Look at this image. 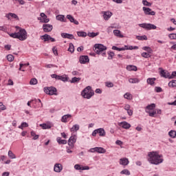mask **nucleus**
<instances>
[{"instance_id":"nucleus-1","label":"nucleus","mask_w":176,"mask_h":176,"mask_svg":"<svg viewBox=\"0 0 176 176\" xmlns=\"http://www.w3.org/2000/svg\"><path fill=\"white\" fill-rule=\"evenodd\" d=\"M148 156V162H149L151 164H155V166L162 164L164 160H163V155H160L158 151L149 152Z\"/></svg>"},{"instance_id":"nucleus-2","label":"nucleus","mask_w":176,"mask_h":176,"mask_svg":"<svg viewBox=\"0 0 176 176\" xmlns=\"http://www.w3.org/2000/svg\"><path fill=\"white\" fill-rule=\"evenodd\" d=\"M16 28L19 29L18 32L10 33L9 36L14 39H19V41H25L28 38L27 35V31L25 29H23L19 26H16Z\"/></svg>"},{"instance_id":"nucleus-3","label":"nucleus","mask_w":176,"mask_h":176,"mask_svg":"<svg viewBox=\"0 0 176 176\" xmlns=\"http://www.w3.org/2000/svg\"><path fill=\"white\" fill-rule=\"evenodd\" d=\"M81 96L83 98L90 100L94 96V91L91 89V87L87 86L82 91Z\"/></svg>"},{"instance_id":"nucleus-4","label":"nucleus","mask_w":176,"mask_h":176,"mask_svg":"<svg viewBox=\"0 0 176 176\" xmlns=\"http://www.w3.org/2000/svg\"><path fill=\"white\" fill-rule=\"evenodd\" d=\"M94 50L96 54H102V57H105L107 56V53L105 50H107V46L102 44H95Z\"/></svg>"},{"instance_id":"nucleus-5","label":"nucleus","mask_w":176,"mask_h":176,"mask_svg":"<svg viewBox=\"0 0 176 176\" xmlns=\"http://www.w3.org/2000/svg\"><path fill=\"white\" fill-rule=\"evenodd\" d=\"M44 91L49 96H57V89L54 87H45Z\"/></svg>"},{"instance_id":"nucleus-6","label":"nucleus","mask_w":176,"mask_h":176,"mask_svg":"<svg viewBox=\"0 0 176 176\" xmlns=\"http://www.w3.org/2000/svg\"><path fill=\"white\" fill-rule=\"evenodd\" d=\"M139 27H141V28H144V30H147V31L151 30H156V28H157L156 25L152 23H140Z\"/></svg>"},{"instance_id":"nucleus-7","label":"nucleus","mask_w":176,"mask_h":176,"mask_svg":"<svg viewBox=\"0 0 176 176\" xmlns=\"http://www.w3.org/2000/svg\"><path fill=\"white\" fill-rule=\"evenodd\" d=\"M97 134H99L100 137H105V135H106L105 130L102 128H99L98 129H95L92 132L93 137H96Z\"/></svg>"},{"instance_id":"nucleus-8","label":"nucleus","mask_w":176,"mask_h":176,"mask_svg":"<svg viewBox=\"0 0 176 176\" xmlns=\"http://www.w3.org/2000/svg\"><path fill=\"white\" fill-rule=\"evenodd\" d=\"M142 10L144 14H146L147 16H155V14H156V12L149 8L143 7Z\"/></svg>"},{"instance_id":"nucleus-9","label":"nucleus","mask_w":176,"mask_h":176,"mask_svg":"<svg viewBox=\"0 0 176 176\" xmlns=\"http://www.w3.org/2000/svg\"><path fill=\"white\" fill-rule=\"evenodd\" d=\"M75 142H76V136L74 135L69 138L67 142V144L69 146H71L72 148H74V144H75Z\"/></svg>"},{"instance_id":"nucleus-10","label":"nucleus","mask_w":176,"mask_h":176,"mask_svg":"<svg viewBox=\"0 0 176 176\" xmlns=\"http://www.w3.org/2000/svg\"><path fill=\"white\" fill-rule=\"evenodd\" d=\"M43 30L44 32H50L53 30V25L50 24H44L43 25Z\"/></svg>"},{"instance_id":"nucleus-11","label":"nucleus","mask_w":176,"mask_h":176,"mask_svg":"<svg viewBox=\"0 0 176 176\" xmlns=\"http://www.w3.org/2000/svg\"><path fill=\"white\" fill-rule=\"evenodd\" d=\"M79 61L80 64H86V63H89V61H90V59H89L88 56H80Z\"/></svg>"},{"instance_id":"nucleus-12","label":"nucleus","mask_w":176,"mask_h":176,"mask_svg":"<svg viewBox=\"0 0 176 176\" xmlns=\"http://www.w3.org/2000/svg\"><path fill=\"white\" fill-rule=\"evenodd\" d=\"M54 171H55V173H61V171H63V165L61 164H55Z\"/></svg>"},{"instance_id":"nucleus-13","label":"nucleus","mask_w":176,"mask_h":176,"mask_svg":"<svg viewBox=\"0 0 176 176\" xmlns=\"http://www.w3.org/2000/svg\"><path fill=\"white\" fill-rule=\"evenodd\" d=\"M119 126L122 127V129H130L131 127V124H130L129 123H128L126 121L120 122Z\"/></svg>"},{"instance_id":"nucleus-14","label":"nucleus","mask_w":176,"mask_h":176,"mask_svg":"<svg viewBox=\"0 0 176 176\" xmlns=\"http://www.w3.org/2000/svg\"><path fill=\"white\" fill-rule=\"evenodd\" d=\"M67 19L69 20L70 23H74V24H76V25H79V22L72 16V15L68 14L67 15Z\"/></svg>"},{"instance_id":"nucleus-15","label":"nucleus","mask_w":176,"mask_h":176,"mask_svg":"<svg viewBox=\"0 0 176 176\" xmlns=\"http://www.w3.org/2000/svg\"><path fill=\"white\" fill-rule=\"evenodd\" d=\"M129 163H130V161H129L128 158L123 157L120 159V164L121 166H128Z\"/></svg>"},{"instance_id":"nucleus-16","label":"nucleus","mask_w":176,"mask_h":176,"mask_svg":"<svg viewBox=\"0 0 176 176\" xmlns=\"http://www.w3.org/2000/svg\"><path fill=\"white\" fill-rule=\"evenodd\" d=\"M160 76H162V78H168V79H170V73L168 72H166V71L162 69L160 71Z\"/></svg>"},{"instance_id":"nucleus-17","label":"nucleus","mask_w":176,"mask_h":176,"mask_svg":"<svg viewBox=\"0 0 176 176\" xmlns=\"http://www.w3.org/2000/svg\"><path fill=\"white\" fill-rule=\"evenodd\" d=\"M6 17L8 19V20H10L11 17L12 19H16V20H19V16H17V14H14V13H12V12H10L8 14H7L6 15Z\"/></svg>"},{"instance_id":"nucleus-18","label":"nucleus","mask_w":176,"mask_h":176,"mask_svg":"<svg viewBox=\"0 0 176 176\" xmlns=\"http://www.w3.org/2000/svg\"><path fill=\"white\" fill-rule=\"evenodd\" d=\"M61 36L62 38H65L67 39H75V36H74L73 34L68 33H62Z\"/></svg>"},{"instance_id":"nucleus-19","label":"nucleus","mask_w":176,"mask_h":176,"mask_svg":"<svg viewBox=\"0 0 176 176\" xmlns=\"http://www.w3.org/2000/svg\"><path fill=\"white\" fill-rule=\"evenodd\" d=\"M40 16L43 19V20L41 21V23H49V21H50V20L47 18V16L45 15V13L41 12L40 14Z\"/></svg>"},{"instance_id":"nucleus-20","label":"nucleus","mask_w":176,"mask_h":176,"mask_svg":"<svg viewBox=\"0 0 176 176\" xmlns=\"http://www.w3.org/2000/svg\"><path fill=\"white\" fill-rule=\"evenodd\" d=\"M112 17V12L109 11L104 12L103 14V19L104 20H109Z\"/></svg>"},{"instance_id":"nucleus-21","label":"nucleus","mask_w":176,"mask_h":176,"mask_svg":"<svg viewBox=\"0 0 176 176\" xmlns=\"http://www.w3.org/2000/svg\"><path fill=\"white\" fill-rule=\"evenodd\" d=\"M69 118H72V116L71 114L64 115L61 118V122L63 123H67L68 122V119H69Z\"/></svg>"},{"instance_id":"nucleus-22","label":"nucleus","mask_w":176,"mask_h":176,"mask_svg":"<svg viewBox=\"0 0 176 176\" xmlns=\"http://www.w3.org/2000/svg\"><path fill=\"white\" fill-rule=\"evenodd\" d=\"M113 32L115 36H117L118 38H124V36L123 34H122V32L119 30H114Z\"/></svg>"},{"instance_id":"nucleus-23","label":"nucleus","mask_w":176,"mask_h":176,"mask_svg":"<svg viewBox=\"0 0 176 176\" xmlns=\"http://www.w3.org/2000/svg\"><path fill=\"white\" fill-rule=\"evenodd\" d=\"M155 80H156V78H147L146 82L148 85H150L151 86H153V85H155Z\"/></svg>"},{"instance_id":"nucleus-24","label":"nucleus","mask_w":176,"mask_h":176,"mask_svg":"<svg viewBox=\"0 0 176 176\" xmlns=\"http://www.w3.org/2000/svg\"><path fill=\"white\" fill-rule=\"evenodd\" d=\"M56 20H58V21H63V23H67V19H65V16L64 15L56 16Z\"/></svg>"},{"instance_id":"nucleus-25","label":"nucleus","mask_w":176,"mask_h":176,"mask_svg":"<svg viewBox=\"0 0 176 176\" xmlns=\"http://www.w3.org/2000/svg\"><path fill=\"white\" fill-rule=\"evenodd\" d=\"M80 129L79 124H74L71 129L70 131L71 133H74V131H78Z\"/></svg>"},{"instance_id":"nucleus-26","label":"nucleus","mask_w":176,"mask_h":176,"mask_svg":"<svg viewBox=\"0 0 176 176\" xmlns=\"http://www.w3.org/2000/svg\"><path fill=\"white\" fill-rule=\"evenodd\" d=\"M142 50H145V52H147L149 54H152V53H153V50L148 46L143 47Z\"/></svg>"},{"instance_id":"nucleus-27","label":"nucleus","mask_w":176,"mask_h":176,"mask_svg":"<svg viewBox=\"0 0 176 176\" xmlns=\"http://www.w3.org/2000/svg\"><path fill=\"white\" fill-rule=\"evenodd\" d=\"M50 35H48L47 34H45L41 36V39L42 41H44V42H47L50 41Z\"/></svg>"},{"instance_id":"nucleus-28","label":"nucleus","mask_w":176,"mask_h":176,"mask_svg":"<svg viewBox=\"0 0 176 176\" xmlns=\"http://www.w3.org/2000/svg\"><path fill=\"white\" fill-rule=\"evenodd\" d=\"M127 71H137V66L129 65L126 66Z\"/></svg>"},{"instance_id":"nucleus-29","label":"nucleus","mask_w":176,"mask_h":176,"mask_svg":"<svg viewBox=\"0 0 176 176\" xmlns=\"http://www.w3.org/2000/svg\"><path fill=\"white\" fill-rule=\"evenodd\" d=\"M57 142L59 144V145H65L67 144V140H62L61 138L58 137L56 138Z\"/></svg>"},{"instance_id":"nucleus-30","label":"nucleus","mask_w":176,"mask_h":176,"mask_svg":"<svg viewBox=\"0 0 176 176\" xmlns=\"http://www.w3.org/2000/svg\"><path fill=\"white\" fill-rule=\"evenodd\" d=\"M98 153H105L107 150L102 147H96Z\"/></svg>"},{"instance_id":"nucleus-31","label":"nucleus","mask_w":176,"mask_h":176,"mask_svg":"<svg viewBox=\"0 0 176 176\" xmlns=\"http://www.w3.org/2000/svg\"><path fill=\"white\" fill-rule=\"evenodd\" d=\"M136 39H138V41H148V37L146 35L136 36Z\"/></svg>"},{"instance_id":"nucleus-32","label":"nucleus","mask_w":176,"mask_h":176,"mask_svg":"<svg viewBox=\"0 0 176 176\" xmlns=\"http://www.w3.org/2000/svg\"><path fill=\"white\" fill-rule=\"evenodd\" d=\"M155 108H156V104H155V103L148 104L146 107V109H148V111H152V109H155Z\"/></svg>"},{"instance_id":"nucleus-33","label":"nucleus","mask_w":176,"mask_h":176,"mask_svg":"<svg viewBox=\"0 0 176 176\" xmlns=\"http://www.w3.org/2000/svg\"><path fill=\"white\" fill-rule=\"evenodd\" d=\"M168 86L169 87H176V80H172L168 82Z\"/></svg>"},{"instance_id":"nucleus-34","label":"nucleus","mask_w":176,"mask_h":176,"mask_svg":"<svg viewBox=\"0 0 176 176\" xmlns=\"http://www.w3.org/2000/svg\"><path fill=\"white\" fill-rule=\"evenodd\" d=\"M129 83H140V79L135 78H129Z\"/></svg>"},{"instance_id":"nucleus-35","label":"nucleus","mask_w":176,"mask_h":176,"mask_svg":"<svg viewBox=\"0 0 176 176\" xmlns=\"http://www.w3.org/2000/svg\"><path fill=\"white\" fill-rule=\"evenodd\" d=\"M77 34L78 36H81L82 38H86V36H87V33H86V32H78Z\"/></svg>"},{"instance_id":"nucleus-36","label":"nucleus","mask_w":176,"mask_h":176,"mask_svg":"<svg viewBox=\"0 0 176 176\" xmlns=\"http://www.w3.org/2000/svg\"><path fill=\"white\" fill-rule=\"evenodd\" d=\"M124 98H126V100H133V95L130 93H126L124 95Z\"/></svg>"},{"instance_id":"nucleus-37","label":"nucleus","mask_w":176,"mask_h":176,"mask_svg":"<svg viewBox=\"0 0 176 176\" xmlns=\"http://www.w3.org/2000/svg\"><path fill=\"white\" fill-rule=\"evenodd\" d=\"M41 127H42V129H43V130H47L49 129H51L52 126H50V125L47 124H40Z\"/></svg>"},{"instance_id":"nucleus-38","label":"nucleus","mask_w":176,"mask_h":176,"mask_svg":"<svg viewBox=\"0 0 176 176\" xmlns=\"http://www.w3.org/2000/svg\"><path fill=\"white\" fill-rule=\"evenodd\" d=\"M68 52H70V53H74V52H75V47H74V44H72V43L69 44Z\"/></svg>"},{"instance_id":"nucleus-39","label":"nucleus","mask_w":176,"mask_h":176,"mask_svg":"<svg viewBox=\"0 0 176 176\" xmlns=\"http://www.w3.org/2000/svg\"><path fill=\"white\" fill-rule=\"evenodd\" d=\"M141 56H142V57H144V58H149L150 57H151V54H149L148 52H142Z\"/></svg>"},{"instance_id":"nucleus-40","label":"nucleus","mask_w":176,"mask_h":176,"mask_svg":"<svg viewBox=\"0 0 176 176\" xmlns=\"http://www.w3.org/2000/svg\"><path fill=\"white\" fill-rule=\"evenodd\" d=\"M8 157L10 159H16V155L10 150L8 151Z\"/></svg>"},{"instance_id":"nucleus-41","label":"nucleus","mask_w":176,"mask_h":176,"mask_svg":"<svg viewBox=\"0 0 176 176\" xmlns=\"http://www.w3.org/2000/svg\"><path fill=\"white\" fill-rule=\"evenodd\" d=\"M31 135L32 137H33V140H38V138H39V135H36V133H35V131H31Z\"/></svg>"},{"instance_id":"nucleus-42","label":"nucleus","mask_w":176,"mask_h":176,"mask_svg":"<svg viewBox=\"0 0 176 176\" xmlns=\"http://www.w3.org/2000/svg\"><path fill=\"white\" fill-rule=\"evenodd\" d=\"M168 135L170 136L171 138H175L176 131H170L168 133Z\"/></svg>"},{"instance_id":"nucleus-43","label":"nucleus","mask_w":176,"mask_h":176,"mask_svg":"<svg viewBox=\"0 0 176 176\" xmlns=\"http://www.w3.org/2000/svg\"><path fill=\"white\" fill-rule=\"evenodd\" d=\"M120 174H122L124 175H130L131 173L128 169H124L120 172Z\"/></svg>"},{"instance_id":"nucleus-44","label":"nucleus","mask_w":176,"mask_h":176,"mask_svg":"<svg viewBox=\"0 0 176 176\" xmlns=\"http://www.w3.org/2000/svg\"><path fill=\"white\" fill-rule=\"evenodd\" d=\"M80 80V78L74 77L72 78V80L70 81L71 83H78Z\"/></svg>"},{"instance_id":"nucleus-45","label":"nucleus","mask_w":176,"mask_h":176,"mask_svg":"<svg viewBox=\"0 0 176 176\" xmlns=\"http://www.w3.org/2000/svg\"><path fill=\"white\" fill-rule=\"evenodd\" d=\"M7 60L8 61H10V63H12L14 60V56L12 54L7 55Z\"/></svg>"},{"instance_id":"nucleus-46","label":"nucleus","mask_w":176,"mask_h":176,"mask_svg":"<svg viewBox=\"0 0 176 176\" xmlns=\"http://www.w3.org/2000/svg\"><path fill=\"white\" fill-rule=\"evenodd\" d=\"M58 80H62V82H68V77L59 76V78Z\"/></svg>"},{"instance_id":"nucleus-47","label":"nucleus","mask_w":176,"mask_h":176,"mask_svg":"<svg viewBox=\"0 0 176 176\" xmlns=\"http://www.w3.org/2000/svg\"><path fill=\"white\" fill-rule=\"evenodd\" d=\"M98 32H89L88 33V36L91 37V38H94L96 36H97V35H98Z\"/></svg>"},{"instance_id":"nucleus-48","label":"nucleus","mask_w":176,"mask_h":176,"mask_svg":"<svg viewBox=\"0 0 176 176\" xmlns=\"http://www.w3.org/2000/svg\"><path fill=\"white\" fill-rule=\"evenodd\" d=\"M142 3L144 6H152V3L146 0H142Z\"/></svg>"},{"instance_id":"nucleus-49","label":"nucleus","mask_w":176,"mask_h":176,"mask_svg":"<svg viewBox=\"0 0 176 176\" xmlns=\"http://www.w3.org/2000/svg\"><path fill=\"white\" fill-rule=\"evenodd\" d=\"M112 50H117L118 52H122V51L124 50V47L119 48V47H118L116 46H113L112 47Z\"/></svg>"},{"instance_id":"nucleus-50","label":"nucleus","mask_w":176,"mask_h":176,"mask_svg":"<svg viewBox=\"0 0 176 176\" xmlns=\"http://www.w3.org/2000/svg\"><path fill=\"white\" fill-rule=\"evenodd\" d=\"M147 113H148V116H151V118H155V115L156 114V111H153V112L146 111Z\"/></svg>"},{"instance_id":"nucleus-51","label":"nucleus","mask_w":176,"mask_h":176,"mask_svg":"<svg viewBox=\"0 0 176 176\" xmlns=\"http://www.w3.org/2000/svg\"><path fill=\"white\" fill-rule=\"evenodd\" d=\"M24 127H28V124L27 122H22L21 124L19 126V129H24Z\"/></svg>"},{"instance_id":"nucleus-52","label":"nucleus","mask_w":176,"mask_h":176,"mask_svg":"<svg viewBox=\"0 0 176 176\" xmlns=\"http://www.w3.org/2000/svg\"><path fill=\"white\" fill-rule=\"evenodd\" d=\"M113 56H115V52H109L108 60H112V58H113Z\"/></svg>"},{"instance_id":"nucleus-53","label":"nucleus","mask_w":176,"mask_h":176,"mask_svg":"<svg viewBox=\"0 0 176 176\" xmlns=\"http://www.w3.org/2000/svg\"><path fill=\"white\" fill-rule=\"evenodd\" d=\"M38 83V80L36 78H32L30 80V85H36Z\"/></svg>"},{"instance_id":"nucleus-54","label":"nucleus","mask_w":176,"mask_h":176,"mask_svg":"<svg viewBox=\"0 0 176 176\" xmlns=\"http://www.w3.org/2000/svg\"><path fill=\"white\" fill-rule=\"evenodd\" d=\"M155 91L156 93H162V91H163V89H162V87H155Z\"/></svg>"},{"instance_id":"nucleus-55","label":"nucleus","mask_w":176,"mask_h":176,"mask_svg":"<svg viewBox=\"0 0 176 176\" xmlns=\"http://www.w3.org/2000/svg\"><path fill=\"white\" fill-rule=\"evenodd\" d=\"M0 109L1 111H6V106L2 102H0Z\"/></svg>"},{"instance_id":"nucleus-56","label":"nucleus","mask_w":176,"mask_h":176,"mask_svg":"<svg viewBox=\"0 0 176 176\" xmlns=\"http://www.w3.org/2000/svg\"><path fill=\"white\" fill-rule=\"evenodd\" d=\"M168 37L170 39H176V34L175 33H172L168 35Z\"/></svg>"},{"instance_id":"nucleus-57","label":"nucleus","mask_w":176,"mask_h":176,"mask_svg":"<svg viewBox=\"0 0 176 176\" xmlns=\"http://www.w3.org/2000/svg\"><path fill=\"white\" fill-rule=\"evenodd\" d=\"M51 78H52L54 79H56V80H58V79H60V76H58L57 74H52Z\"/></svg>"},{"instance_id":"nucleus-58","label":"nucleus","mask_w":176,"mask_h":176,"mask_svg":"<svg viewBox=\"0 0 176 176\" xmlns=\"http://www.w3.org/2000/svg\"><path fill=\"white\" fill-rule=\"evenodd\" d=\"M124 50H133V45H130V46L124 45Z\"/></svg>"},{"instance_id":"nucleus-59","label":"nucleus","mask_w":176,"mask_h":176,"mask_svg":"<svg viewBox=\"0 0 176 176\" xmlns=\"http://www.w3.org/2000/svg\"><path fill=\"white\" fill-rule=\"evenodd\" d=\"M0 31H3V32H6L8 31V28L6 26H0Z\"/></svg>"},{"instance_id":"nucleus-60","label":"nucleus","mask_w":176,"mask_h":176,"mask_svg":"<svg viewBox=\"0 0 176 176\" xmlns=\"http://www.w3.org/2000/svg\"><path fill=\"white\" fill-rule=\"evenodd\" d=\"M74 168H75L76 170H82V166H81L80 165H79V164H76V165L74 166Z\"/></svg>"},{"instance_id":"nucleus-61","label":"nucleus","mask_w":176,"mask_h":176,"mask_svg":"<svg viewBox=\"0 0 176 176\" xmlns=\"http://www.w3.org/2000/svg\"><path fill=\"white\" fill-rule=\"evenodd\" d=\"M130 108H131V107L130 106V104H125L124 109H125V111H129L130 110Z\"/></svg>"},{"instance_id":"nucleus-62","label":"nucleus","mask_w":176,"mask_h":176,"mask_svg":"<svg viewBox=\"0 0 176 176\" xmlns=\"http://www.w3.org/2000/svg\"><path fill=\"white\" fill-rule=\"evenodd\" d=\"M72 75H74V76H79V75H80V74H79L78 71H73Z\"/></svg>"},{"instance_id":"nucleus-63","label":"nucleus","mask_w":176,"mask_h":176,"mask_svg":"<svg viewBox=\"0 0 176 176\" xmlns=\"http://www.w3.org/2000/svg\"><path fill=\"white\" fill-rule=\"evenodd\" d=\"M127 113L129 115V116H133V110L132 109H129V110H126Z\"/></svg>"},{"instance_id":"nucleus-64","label":"nucleus","mask_w":176,"mask_h":176,"mask_svg":"<svg viewBox=\"0 0 176 176\" xmlns=\"http://www.w3.org/2000/svg\"><path fill=\"white\" fill-rule=\"evenodd\" d=\"M107 87H113V84L112 82H106Z\"/></svg>"}]
</instances>
